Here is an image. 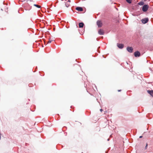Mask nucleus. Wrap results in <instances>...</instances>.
I'll return each mask as SVG.
<instances>
[{
    "label": "nucleus",
    "instance_id": "8",
    "mask_svg": "<svg viewBox=\"0 0 153 153\" xmlns=\"http://www.w3.org/2000/svg\"><path fill=\"white\" fill-rule=\"evenodd\" d=\"M148 93L150 94V95L152 96V97H153V90H151V91H149L148 90L147 91Z\"/></svg>",
    "mask_w": 153,
    "mask_h": 153
},
{
    "label": "nucleus",
    "instance_id": "2",
    "mask_svg": "<svg viewBox=\"0 0 153 153\" xmlns=\"http://www.w3.org/2000/svg\"><path fill=\"white\" fill-rule=\"evenodd\" d=\"M149 21V19L148 18L142 19L141 20V22L143 24H146Z\"/></svg>",
    "mask_w": 153,
    "mask_h": 153
},
{
    "label": "nucleus",
    "instance_id": "13",
    "mask_svg": "<svg viewBox=\"0 0 153 153\" xmlns=\"http://www.w3.org/2000/svg\"><path fill=\"white\" fill-rule=\"evenodd\" d=\"M33 5L38 8H40L41 7V6L40 5H39L37 4H34Z\"/></svg>",
    "mask_w": 153,
    "mask_h": 153
},
{
    "label": "nucleus",
    "instance_id": "17",
    "mask_svg": "<svg viewBox=\"0 0 153 153\" xmlns=\"http://www.w3.org/2000/svg\"><path fill=\"white\" fill-rule=\"evenodd\" d=\"M67 2H68L70 3L71 2V0H68V1Z\"/></svg>",
    "mask_w": 153,
    "mask_h": 153
},
{
    "label": "nucleus",
    "instance_id": "16",
    "mask_svg": "<svg viewBox=\"0 0 153 153\" xmlns=\"http://www.w3.org/2000/svg\"><path fill=\"white\" fill-rule=\"evenodd\" d=\"M148 146V144L146 143V146L145 147V149H146Z\"/></svg>",
    "mask_w": 153,
    "mask_h": 153
},
{
    "label": "nucleus",
    "instance_id": "1",
    "mask_svg": "<svg viewBox=\"0 0 153 153\" xmlns=\"http://www.w3.org/2000/svg\"><path fill=\"white\" fill-rule=\"evenodd\" d=\"M149 5H143L142 7V10L144 12L146 11L149 8Z\"/></svg>",
    "mask_w": 153,
    "mask_h": 153
},
{
    "label": "nucleus",
    "instance_id": "14",
    "mask_svg": "<svg viewBox=\"0 0 153 153\" xmlns=\"http://www.w3.org/2000/svg\"><path fill=\"white\" fill-rule=\"evenodd\" d=\"M126 1L129 4L131 3L132 0H126Z\"/></svg>",
    "mask_w": 153,
    "mask_h": 153
},
{
    "label": "nucleus",
    "instance_id": "20",
    "mask_svg": "<svg viewBox=\"0 0 153 153\" xmlns=\"http://www.w3.org/2000/svg\"><path fill=\"white\" fill-rule=\"evenodd\" d=\"M142 137V136H140V137H139V138H141Z\"/></svg>",
    "mask_w": 153,
    "mask_h": 153
},
{
    "label": "nucleus",
    "instance_id": "6",
    "mask_svg": "<svg viewBox=\"0 0 153 153\" xmlns=\"http://www.w3.org/2000/svg\"><path fill=\"white\" fill-rule=\"evenodd\" d=\"M127 50L130 53H131L133 52V48L131 47H127Z\"/></svg>",
    "mask_w": 153,
    "mask_h": 153
},
{
    "label": "nucleus",
    "instance_id": "4",
    "mask_svg": "<svg viewBox=\"0 0 153 153\" xmlns=\"http://www.w3.org/2000/svg\"><path fill=\"white\" fill-rule=\"evenodd\" d=\"M98 33L99 34L101 35H103L104 33V31H103V30H102V29H100L98 30Z\"/></svg>",
    "mask_w": 153,
    "mask_h": 153
},
{
    "label": "nucleus",
    "instance_id": "12",
    "mask_svg": "<svg viewBox=\"0 0 153 153\" xmlns=\"http://www.w3.org/2000/svg\"><path fill=\"white\" fill-rule=\"evenodd\" d=\"M144 3L143 1H141L138 3V4L140 5H143L144 4Z\"/></svg>",
    "mask_w": 153,
    "mask_h": 153
},
{
    "label": "nucleus",
    "instance_id": "10",
    "mask_svg": "<svg viewBox=\"0 0 153 153\" xmlns=\"http://www.w3.org/2000/svg\"><path fill=\"white\" fill-rule=\"evenodd\" d=\"M84 24L83 22L79 23V28H82L83 27Z\"/></svg>",
    "mask_w": 153,
    "mask_h": 153
},
{
    "label": "nucleus",
    "instance_id": "18",
    "mask_svg": "<svg viewBox=\"0 0 153 153\" xmlns=\"http://www.w3.org/2000/svg\"><path fill=\"white\" fill-rule=\"evenodd\" d=\"M100 111L101 112H102V111L103 110L102 109H100Z\"/></svg>",
    "mask_w": 153,
    "mask_h": 153
},
{
    "label": "nucleus",
    "instance_id": "9",
    "mask_svg": "<svg viewBox=\"0 0 153 153\" xmlns=\"http://www.w3.org/2000/svg\"><path fill=\"white\" fill-rule=\"evenodd\" d=\"M76 9L79 11H82L83 10V9L81 7H77L76 8Z\"/></svg>",
    "mask_w": 153,
    "mask_h": 153
},
{
    "label": "nucleus",
    "instance_id": "15",
    "mask_svg": "<svg viewBox=\"0 0 153 153\" xmlns=\"http://www.w3.org/2000/svg\"><path fill=\"white\" fill-rule=\"evenodd\" d=\"M52 41V40H51L50 39L48 42V43H51V42Z\"/></svg>",
    "mask_w": 153,
    "mask_h": 153
},
{
    "label": "nucleus",
    "instance_id": "19",
    "mask_svg": "<svg viewBox=\"0 0 153 153\" xmlns=\"http://www.w3.org/2000/svg\"><path fill=\"white\" fill-rule=\"evenodd\" d=\"M121 91V90H118V92H120V91Z\"/></svg>",
    "mask_w": 153,
    "mask_h": 153
},
{
    "label": "nucleus",
    "instance_id": "5",
    "mask_svg": "<svg viewBox=\"0 0 153 153\" xmlns=\"http://www.w3.org/2000/svg\"><path fill=\"white\" fill-rule=\"evenodd\" d=\"M97 23L99 27H101L102 26V23L101 21H98Z\"/></svg>",
    "mask_w": 153,
    "mask_h": 153
},
{
    "label": "nucleus",
    "instance_id": "11",
    "mask_svg": "<svg viewBox=\"0 0 153 153\" xmlns=\"http://www.w3.org/2000/svg\"><path fill=\"white\" fill-rule=\"evenodd\" d=\"M65 5L67 7H68L70 5V3L68 2H66L65 4Z\"/></svg>",
    "mask_w": 153,
    "mask_h": 153
},
{
    "label": "nucleus",
    "instance_id": "7",
    "mask_svg": "<svg viewBox=\"0 0 153 153\" xmlns=\"http://www.w3.org/2000/svg\"><path fill=\"white\" fill-rule=\"evenodd\" d=\"M117 47L120 48H122L124 46V45L121 44H117Z\"/></svg>",
    "mask_w": 153,
    "mask_h": 153
},
{
    "label": "nucleus",
    "instance_id": "3",
    "mask_svg": "<svg viewBox=\"0 0 153 153\" xmlns=\"http://www.w3.org/2000/svg\"><path fill=\"white\" fill-rule=\"evenodd\" d=\"M140 55V53L138 51H136L134 53V56L136 57H139Z\"/></svg>",
    "mask_w": 153,
    "mask_h": 153
}]
</instances>
